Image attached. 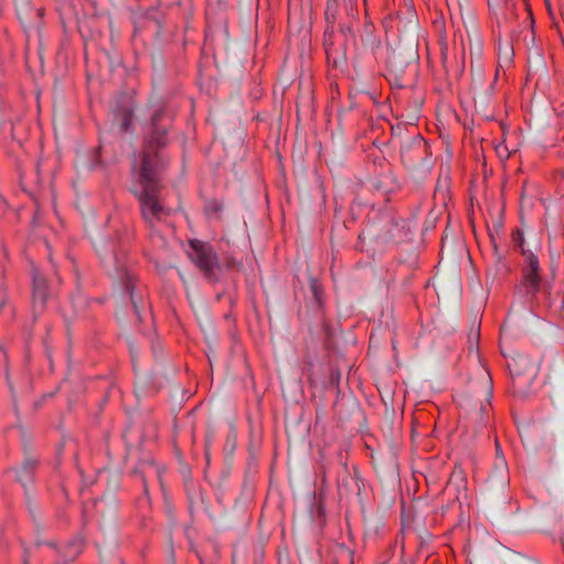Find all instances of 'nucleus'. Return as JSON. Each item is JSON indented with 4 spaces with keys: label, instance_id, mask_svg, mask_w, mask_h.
I'll list each match as a JSON object with an SVG mask.
<instances>
[{
    "label": "nucleus",
    "instance_id": "nucleus-15",
    "mask_svg": "<svg viewBox=\"0 0 564 564\" xmlns=\"http://www.w3.org/2000/svg\"><path fill=\"white\" fill-rule=\"evenodd\" d=\"M131 120H132V111L130 109H124L122 111V118H121L120 126H119L120 130L127 132L130 128Z\"/></svg>",
    "mask_w": 564,
    "mask_h": 564
},
{
    "label": "nucleus",
    "instance_id": "nucleus-2",
    "mask_svg": "<svg viewBox=\"0 0 564 564\" xmlns=\"http://www.w3.org/2000/svg\"><path fill=\"white\" fill-rule=\"evenodd\" d=\"M104 267L115 283L121 286L130 296L134 315L138 322L142 321L141 311L145 310V302L134 294L133 275L130 271V263L127 261V251L117 248L113 243L109 254H100Z\"/></svg>",
    "mask_w": 564,
    "mask_h": 564
},
{
    "label": "nucleus",
    "instance_id": "nucleus-19",
    "mask_svg": "<svg viewBox=\"0 0 564 564\" xmlns=\"http://www.w3.org/2000/svg\"><path fill=\"white\" fill-rule=\"evenodd\" d=\"M486 371V376L488 378V384H489V397L492 394V381H491V377L489 375V372L487 370Z\"/></svg>",
    "mask_w": 564,
    "mask_h": 564
},
{
    "label": "nucleus",
    "instance_id": "nucleus-3",
    "mask_svg": "<svg viewBox=\"0 0 564 564\" xmlns=\"http://www.w3.org/2000/svg\"><path fill=\"white\" fill-rule=\"evenodd\" d=\"M518 246L524 256V267L522 269V283L525 289V293L528 297L533 302L538 301V294L540 292H543L549 299L551 294V286L550 284L545 283L543 284L539 274L540 265L538 257L524 249V240L523 238H520Z\"/></svg>",
    "mask_w": 564,
    "mask_h": 564
},
{
    "label": "nucleus",
    "instance_id": "nucleus-13",
    "mask_svg": "<svg viewBox=\"0 0 564 564\" xmlns=\"http://www.w3.org/2000/svg\"><path fill=\"white\" fill-rule=\"evenodd\" d=\"M381 177L382 178L379 180L378 182H376L373 184V186L378 191H380V192H382L384 194L392 192L394 189V177H393V175L391 173H387V174L381 175Z\"/></svg>",
    "mask_w": 564,
    "mask_h": 564
},
{
    "label": "nucleus",
    "instance_id": "nucleus-18",
    "mask_svg": "<svg viewBox=\"0 0 564 564\" xmlns=\"http://www.w3.org/2000/svg\"><path fill=\"white\" fill-rule=\"evenodd\" d=\"M30 555H31L30 554V547L24 546L23 547V557H22L23 564H31Z\"/></svg>",
    "mask_w": 564,
    "mask_h": 564
},
{
    "label": "nucleus",
    "instance_id": "nucleus-16",
    "mask_svg": "<svg viewBox=\"0 0 564 564\" xmlns=\"http://www.w3.org/2000/svg\"><path fill=\"white\" fill-rule=\"evenodd\" d=\"M220 209H221L220 204L215 200L209 202L206 205V213L208 215L217 214Z\"/></svg>",
    "mask_w": 564,
    "mask_h": 564
},
{
    "label": "nucleus",
    "instance_id": "nucleus-22",
    "mask_svg": "<svg viewBox=\"0 0 564 564\" xmlns=\"http://www.w3.org/2000/svg\"><path fill=\"white\" fill-rule=\"evenodd\" d=\"M475 341H476V348L478 347V339H479V329L477 330V333L475 334Z\"/></svg>",
    "mask_w": 564,
    "mask_h": 564
},
{
    "label": "nucleus",
    "instance_id": "nucleus-30",
    "mask_svg": "<svg viewBox=\"0 0 564 564\" xmlns=\"http://www.w3.org/2000/svg\"><path fill=\"white\" fill-rule=\"evenodd\" d=\"M469 343H470V348L473 347V338L470 337L469 338Z\"/></svg>",
    "mask_w": 564,
    "mask_h": 564
},
{
    "label": "nucleus",
    "instance_id": "nucleus-21",
    "mask_svg": "<svg viewBox=\"0 0 564 564\" xmlns=\"http://www.w3.org/2000/svg\"><path fill=\"white\" fill-rule=\"evenodd\" d=\"M545 6H546V8H547L549 13H550L551 15H553L554 9H553V7H552V2L546 1V2H545Z\"/></svg>",
    "mask_w": 564,
    "mask_h": 564
},
{
    "label": "nucleus",
    "instance_id": "nucleus-26",
    "mask_svg": "<svg viewBox=\"0 0 564 564\" xmlns=\"http://www.w3.org/2000/svg\"><path fill=\"white\" fill-rule=\"evenodd\" d=\"M177 274L180 275V278L184 281V276L182 275V272L180 270H177Z\"/></svg>",
    "mask_w": 564,
    "mask_h": 564
},
{
    "label": "nucleus",
    "instance_id": "nucleus-10",
    "mask_svg": "<svg viewBox=\"0 0 564 564\" xmlns=\"http://www.w3.org/2000/svg\"><path fill=\"white\" fill-rule=\"evenodd\" d=\"M409 63L410 61L404 57L401 51L393 50L388 57V70L390 75L394 76L395 80H398L405 72Z\"/></svg>",
    "mask_w": 564,
    "mask_h": 564
},
{
    "label": "nucleus",
    "instance_id": "nucleus-4",
    "mask_svg": "<svg viewBox=\"0 0 564 564\" xmlns=\"http://www.w3.org/2000/svg\"><path fill=\"white\" fill-rule=\"evenodd\" d=\"M187 254L207 280L215 282L219 279L220 268L216 252L210 245L197 239L191 240Z\"/></svg>",
    "mask_w": 564,
    "mask_h": 564
},
{
    "label": "nucleus",
    "instance_id": "nucleus-23",
    "mask_svg": "<svg viewBox=\"0 0 564 564\" xmlns=\"http://www.w3.org/2000/svg\"><path fill=\"white\" fill-rule=\"evenodd\" d=\"M6 124V119L0 117V128Z\"/></svg>",
    "mask_w": 564,
    "mask_h": 564
},
{
    "label": "nucleus",
    "instance_id": "nucleus-5",
    "mask_svg": "<svg viewBox=\"0 0 564 564\" xmlns=\"http://www.w3.org/2000/svg\"><path fill=\"white\" fill-rule=\"evenodd\" d=\"M39 466V459L30 454H25L23 463L21 467L14 469L15 479L22 486L25 495V499L28 501L29 508L30 505V495L31 489L34 484L35 471Z\"/></svg>",
    "mask_w": 564,
    "mask_h": 564
},
{
    "label": "nucleus",
    "instance_id": "nucleus-12",
    "mask_svg": "<svg viewBox=\"0 0 564 564\" xmlns=\"http://www.w3.org/2000/svg\"><path fill=\"white\" fill-rule=\"evenodd\" d=\"M29 510H30V513H31V516H32V520H33V522H34V527H35V542H34V543H35V546H36V547H40V546H42V545H47V546H50V547L54 549L55 551H57V550H58V545L56 544V542H55V541H53V540H46V539H43V538L40 535V531H41L43 528H41V527H40V523L37 522L36 517H35V514H34V512H33V510H32V508H31V507L29 508Z\"/></svg>",
    "mask_w": 564,
    "mask_h": 564
},
{
    "label": "nucleus",
    "instance_id": "nucleus-17",
    "mask_svg": "<svg viewBox=\"0 0 564 564\" xmlns=\"http://www.w3.org/2000/svg\"><path fill=\"white\" fill-rule=\"evenodd\" d=\"M495 467L499 471H503L507 468V462L503 456H501L499 459H496Z\"/></svg>",
    "mask_w": 564,
    "mask_h": 564
},
{
    "label": "nucleus",
    "instance_id": "nucleus-24",
    "mask_svg": "<svg viewBox=\"0 0 564 564\" xmlns=\"http://www.w3.org/2000/svg\"><path fill=\"white\" fill-rule=\"evenodd\" d=\"M37 14H39V17H42L43 15V9H37Z\"/></svg>",
    "mask_w": 564,
    "mask_h": 564
},
{
    "label": "nucleus",
    "instance_id": "nucleus-7",
    "mask_svg": "<svg viewBox=\"0 0 564 564\" xmlns=\"http://www.w3.org/2000/svg\"><path fill=\"white\" fill-rule=\"evenodd\" d=\"M47 297V283L45 278L41 275L39 270L32 267V306L33 313L37 314L43 311Z\"/></svg>",
    "mask_w": 564,
    "mask_h": 564
},
{
    "label": "nucleus",
    "instance_id": "nucleus-8",
    "mask_svg": "<svg viewBox=\"0 0 564 564\" xmlns=\"http://www.w3.org/2000/svg\"><path fill=\"white\" fill-rule=\"evenodd\" d=\"M387 226L388 227L383 238L388 241L401 243L409 240L412 235V229L408 220L390 219Z\"/></svg>",
    "mask_w": 564,
    "mask_h": 564
},
{
    "label": "nucleus",
    "instance_id": "nucleus-29",
    "mask_svg": "<svg viewBox=\"0 0 564 564\" xmlns=\"http://www.w3.org/2000/svg\"><path fill=\"white\" fill-rule=\"evenodd\" d=\"M485 411H486V408H485L484 405H481V408H480V412H481V413H485Z\"/></svg>",
    "mask_w": 564,
    "mask_h": 564
},
{
    "label": "nucleus",
    "instance_id": "nucleus-14",
    "mask_svg": "<svg viewBox=\"0 0 564 564\" xmlns=\"http://www.w3.org/2000/svg\"><path fill=\"white\" fill-rule=\"evenodd\" d=\"M310 289H311V292L313 295V305L315 306L316 310H321V307L323 305V299H322L323 291H322L321 284L318 283V281L316 279H314V278L310 279Z\"/></svg>",
    "mask_w": 564,
    "mask_h": 564
},
{
    "label": "nucleus",
    "instance_id": "nucleus-28",
    "mask_svg": "<svg viewBox=\"0 0 564 564\" xmlns=\"http://www.w3.org/2000/svg\"><path fill=\"white\" fill-rule=\"evenodd\" d=\"M4 304H6V301H2V302L0 303V311L2 310V307H3V305H4Z\"/></svg>",
    "mask_w": 564,
    "mask_h": 564
},
{
    "label": "nucleus",
    "instance_id": "nucleus-6",
    "mask_svg": "<svg viewBox=\"0 0 564 564\" xmlns=\"http://www.w3.org/2000/svg\"><path fill=\"white\" fill-rule=\"evenodd\" d=\"M364 488L365 484L361 480L358 470L355 469L354 473H350L345 468L338 479V491L340 497H360Z\"/></svg>",
    "mask_w": 564,
    "mask_h": 564
},
{
    "label": "nucleus",
    "instance_id": "nucleus-11",
    "mask_svg": "<svg viewBox=\"0 0 564 564\" xmlns=\"http://www.w3.org/2000/svg\"><path fill=\"white\" fill-rule=\"evenodd\" d=\"M508 367L512 375L519 376L529 368H532L533 364L528 357L519 355L516 358H512L508 364Z\"/></svg>",
    "mask_w": 564,
    "mask_h": 564
},
{
    "label": "nucleus",
    "instance_id": "nucleus-31",
    "mask_svg": "<svg viewBox=\"0 0 564 564\" xmlns=\"http://www.w3.org/2000/svg\"><path fill=\"white\" fill-rule=\"evenodd\" d=\"M533 564H540V563L535 562V563H533Z\"/></svg>",
    "mask_w": 564,
    "mask_h": 564
},
{
    "label": "nucleus",
    "instance_id": "nucleus-32",
    "mask_svg": "<svg viewBox=\"0 0 564 564\" xmlns=\"http://www.w3.org/2000/svg\"><path fill=\"white\" fill-rule=\"evenodd\" d=\"M55 564H59V563H55Z\"/></svg>",
    "mask_w": 564,
    "mask_h": 564
},
{
    "label": "nucleus",
    "instance_id": "nucleus-1",
    "mask_svg": "<svg viewBox=\"0 0 564 564\" xmlns=\"http://www.w3.org/2000/svg\"><path fill=\"white\" fill-rule=\"evenodd\" d=\"M150 124L144 138L143 149L134 155L132 172L134 183L133 194L140 203L141 214L152 228L163 221L170 214L160 194V174L165 163L161 150L166 145L169 119L162 100H155L149 106Z\"/></svg>",
    "mask_w": 564,
    "mask_h": 564
},
{
    "label": "nucleus",
    "instance_id": "nucleus-25",
    "mask_svg": "<svg viewBox=\"0 0 564 564\" xmlns=\"http://www.w3.org/2000/svg\"><path fill=\"white\" fill-rule=\"evenodd\" d=\"M452 486H453V482L451 481V482L447 485V488H446V489H447V491H451Z\"/></svg>",
    "mask_w": 564,
    "mask_h": 564
},
{
    "label": "nucleus",
    "instance_id": "nucleus-27",
    "mask_svg": "<svg viewBox=\"0 0 564 564\" xmlns=\"http://www.w3.org/2000/svg\"><path fill=\"white\" fill-rule=\"evenodd\" d=\"M4 304H6V301H2V302L0 303V311L2 310V307H3V305H4Z\"/></svg>",
    "mask_w": 564,
    "mask_h": 564
},
{
    "label": "nucleus",
    "instance_id": "nucleus-20",
    "mask_svg": "<svg viewBox=\"0 0 564 564\" xmlns=\"http://www.w3.org/2000/svg\"><path fill=\"white\" fill-rule=\"evenodd\" d=\"M502 455L501 448L498 443H496V459H499Z\"/></svg>",
    "mask_w": 564,
    "mask_h": 564
},
{
    "label": "nucleus",
    "instance_id": "nucleus-9",
    "mask_svg": "<svg viewBox=\"0 0 564 564\" xmlns=\"http://www.w3.org/2000/svg\"><path fill=\"white\" fill-rule=\"evenodd\" d=\"M83 549L84 539L82 536H75L66 543L63 550L58 547L56 551L58 555L56 563L69 564L82 553Z\"/></svg>",
    "mask_w": 564,
    "mask_h": 564
}]
</instances>
